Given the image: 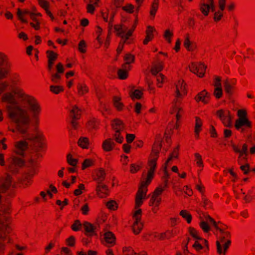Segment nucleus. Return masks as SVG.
<instances>
[{
  "label": "nucleus",
  "instance_id": "obj_1",
  "mask_svg": "<svg viewBox=\"0 0 255 255\" xmlns=\"http://www.w3.org/2000/svg\"><path fill=\"white\" fill-rule=\"evenodd\" d=\"M11 104L7 105L8 118L16 125V129L25 140L36 143L41 140V135L30 132V117L35 125L39 123L42 108L40 102L34 96L26 93Z\"/></svg>",
  "mask_w": 255,
  "mask_h": 255
},
{
  "label": "nucleus",
  "instance_id": "obj_2",
  "mask_svg": "<svg viewBox=\"0 0 255 255\" xmlns=\"http://www.w3.org/2000/svg\"><path fill=\"white\" fill-rule=\"evenodd\" d=\"M22 83L21 77L17 72L12 73L8 81H0V95H2L1 101L7 105L15 102L26 93L19 85Z\"/></svg>",
  "mask_w": 255,
  "mask_h": 255
},
{
  "label": "nucleus",
  "instance_id": "obj_3",
  "mask_svg": "<svg viewBox=\"0 0 255 255\" xmlns=\"http://www.w3.org/2000/svg\"><path fill=\"white\" fill-rule=\"evenodd\" d=\"M161 148V138L159 135L156 137L155 141L152 147V152L150 159L146 166V171L143 173L148 174V176L155 175V170L157 167V160L159 157V153Z\"/></svg>",
  "mask_w": 255,
  "mask_h": 255
},
{
  "label": "nucleus",
  "instance_id": "obj_4",
  "mask_svg": "<svg viewBox=\"0 0 255 255\" xmlns=\"http://www.w3.org/2000/svg\"><path fill=\"white\" fill-rule=\"evenodd\" d=\"M154 176H148V174L143 173L140 186L136 195L135 209L136 210L140 209L139 207L143 204V200L145 199L147 186L150 184Z\"/></svg>",
  "mask_w": 255,
  "mask_h": 255
},
{
  "label": "nucleus",
  "instance_id": "obj_5",
  "mask_svg": "<svg viewBox=\"0 0 255 255\" xmlns=\"http://www.w3.org/2000/svg\"><path fill=\"white\" fill-rule=\"evenodd\" d=\"M220 224L219 223V228H216L221 233L220 240L216 242L217 251L219 254L225 255L231 244V233L225 226H221Z\"/></svg>",
  "mask_w": 255,
  "mask_h": 255
},
{
  "label": "nucleus",
  "instance_id": "obj_6",
  "mask_svg": "<svg viewBox=\"0 0 255 255\" xmlns=\"http://www.w3.org/2000/svg\"><path fill=\"white\" fill-rule=\"evenodd\" d=\"M40 156L39 154L31 156L27 160L26 166L28 169L27 173L25 175L23 184L26 186L30 184L31 178L38 172L39 163L37 158Z\"/></svg>",
  "mask_w": 255,
  "mask_h": 255
},
{
  "label": "nucleus",
  "instance_id": "obj_7",
  "mask_svg": "<svg viewBox=\"0 0 255 255\" xmlns=\"http://www.w3.org/2000/svg\"><path fill=\"white\" fill-rule=\"evenodd\" d=\"M12 231L9 221L2 223L0 226V255H3L5 249V243H10L11 239L9 234Z\"/></svg>",
  "mask_w": 255,
  "mask_h": 255
},
{
  "label": "nucleus",
  "instance_id": "obj_8",
  "mask_svg": "<svg viewBox=\"0 0 255 255\" xmlns=\"http://www.w3.org/2000/svg\"><path fill=\"white\" fill-rule=\"evenodd\" d=\"M136 26V23L135 22L131 29H128V27L124 25H115L114 28L117 35L124 39L123 42L120 43L117 48V51L118 54H120L123 50L125 42L132 35Z\"/></svg>",
  "mask_w": 255,
  "mask_h": 255
},
{
  "label": "nucleus",
  "instance_id": "obj_9",
  "mask_svg": "<svg viewBox=\"0 0 255 255\" xmlns=\"http://www.w3.org/2000/svg\"><path fill=\"white\" fill-rule=\"evenodd\" d=\"M238 119L235 123L236 129L241 132H244L246 129L252 127L251 122L247 117V113L246 110L240 109L237 112Z\"/></svg>",
  "mask_w": 255,
  "mask_h": 255
},
{
  "label": "nucleus",
  "instance_id": "obj_10",
  "mask_svg": "<svg viewBox=\"0 0 255 255\" xmlns=\"http://www.w3.org/2000/svg\"><path fill=\"white\" fill-rule=\"evenodd\" d=\"M11 65L7 55L0 51V79H4L9 75Z\"/></svg>",
  "mask_w": 255,
  "mask_h": 255
},
{
  "label": "nucleus",
  "instance_id": "obj_11",
  "mask_svg": "<svg viewBox=\"0 0 255 255\" xmlns=\"http://www.w3.org/2000/svg\"><path fill=\"white\" fill-rule=\"evenodd\" d=\"M216 115L225 127L229 128L232 127L233 117L229 110L225 109H219L217 111Z\"/></svg>",
  "mask_w": 255,
  "mask_h": 255
},
{
  "label": "nucleus",
  "instance_id": "obj_12",
  "mask_svg": "<svg viewBox=\"0 0 255 255\" xmlns=\"http://www.w3.org/2000/svg\"><path fill=\"white\" fill-rule=\"evenodd\" d=\"M180 104L181 100L175 99L172 103L169 110V113L170 114H175L176 116L177 120L176 128H177L178 127V122L181 119L183 114V110L182 107L181 106Z\"/></svg>",
  "mask_w": 255,
  "mask_h": 255
},
{
  "label": "nucleus",
  "instance_id": "obj_13",
  "mask_svg": "<svg viewBox=\"0 0 255 255\" xmlns=\"http://www.w3.org/2000/svg\"><path fill=\"white\" fill-rule=\"evenodd\" d=\"M199 9L204 16H208L210 11H215L216 5L214 0H201L199 3Z\"/></svg>",
  "mask_w": 255,
  "mask_h": 255
},
{
  "label": "nucleus",
  "instance_id": "obj_14",
  "mask_svg": "<svg viewBox=\"0 0 255 255\" xmlns=\"http://www.w3.org/2000/svg\"><path fill=\"white\" fill-rule=\"evenodd\" d=\"M211 225H213L216 229L219 228V223H217L209 215L206 216L205 219L199 223V226L204 233H208L210 231Z\"/></svg>",
  "mask_w": 255,
  "mask_h": 255
},
{
  "label": "nucleus",
  "instance_id": "obj_15",
  "mask_svg": "<svg viewBox=\"0 0 255 255\" xmlns=\"http://www.w3.org/2000/svg\"><path fill=\"white\" fill-rule=\"evenodd\" d=\"M141 217V210H136L133 216L134 221L132 226L133 231L135 234H139L142 229L143 225L140 221Z\"/></svg>",
  "mask_w": 255,
  "mask_h": 255
},
{
  "label": "nucleus",
  "instance_id": "obj_16",
  "mask_svg": "<svg viewBox=\"0 0 255 255\" xmlns=\"http://www.w3.org/2000/svg\"><path fill=\"white\" fill-rule=\"evenodd\" d=\"M206 68V66L205 64L201 63H192L189 66L190 71L199 77H203L204 76Z\"/></svg>",
  "mask_w": 255,
  "mask_h": 255
},
{
  "label": "nucleus",
  "instance_id": "obj_17",
  "mask_svg": "<svg viewBox=\"0 0 255 255\" xmlns=\"http://www.w3.org/2000/svg\"><path fill=\"white\" fill-rule=\"evenodd\" d=\"M186 93V84L183 80H179L176 84L175 99L180 100Z\"/></svg>",
  "mask_w": 255,
  "mask_h": 255
},
{
  "label": "nucleus",
  "instance_id": "obj_18",
  "mask_svg": "<svg viewBox=\"0 0 255 255\" xmlns=\"http://www.w3.org/2000/svg\"><path fill=\"white\" fill-rule=\"evenodd\" d=\"M232 148L235 152L239 153L238 162L240 164H241L242 159H246V156L248 154L247 144L246 143L244 144L242 149H240L237 145L234 144L232 145Z\"/></svg>",
  "mask_w": 255,
  "mask_h": 255
},
{
  "label": "nucleus",
  "instance_id": "obj_19",
  "mask_svg": "<svg viewBox=\"0 0 255 255\" xmlns=\"http://www.w3.org/2000/svg\"><path fill=\"white\" fill-rule=\"evenodd\" d=\"M23 165L24 161L21 158L16 157H13L12 158L10 163L8 165V168L10 171L13 172H16L17 168L20 167L22 166Z\"/></svg>",
  "mask_w": 255,
  "mask_h": 255
},
{
  "label": "nucleus",
  "instance_id": "obj_20",
  "mask_svg": "<svg viewBox=\"0 0 255 255\" xmlns=\"http://www.w3.org/2000/svg\"><path fill=\"white\" fill-rule=\"evenodd\" d=\"M116 238L113 233L107 232L104 235L103 244L107 247H111L115 245Z\"/></svg>",
  "mask_w": 255,
  "mask_h": 255
},
{
  "label": "nucleus",
  "instance_id": "obj_21",
  "mask_svg": "<svg viewBox=\"0 0 255 255\" xmlns=\"http://www.w3.org/2000/svg\"><path fill=\"white\" fill-rule=\"evenodd\" d=\"M210 94L205 90L200 92L195 98L197 102H202L204 104L209 103L210 99Z\"/></svg>",
  "mask_w": 255,
  "mask_h": 255
},
{
  "label": "nucleus",
  "instance_id": "obj_22",
  "mask_svg": "<svg viewBox=\"0 0 255 255\" xmlns=\"http://www.w3.org/2000/svg\"><path fill=\"white\" fill-rule=\"evenodd\" d=\"M106 177V172L104 169L100 168L95 171L93 175V180L97 182V184L102 183Z\"/></svg>",
  "mask_w": 255,
  "mask_h": 255
},
{
  "label": "nucleus",
  "instance_id": "obj_23",
  "mask_svg": "<svg viewBox=\"0 0 255 255\" xmlns=\"http://www.w3.org/2000/svg\"><path fill=\"white\" fill-rule=\"evenodd\" d=\"M28 143L24 140L16 142L15 144V152L19 155H23V152L27 149Z\"/></svg>",
  "mask_w": 255,
  "mask_h": 255
},
{
  "label": "nucleus",
  "instance_id": "obj_24",
  "mask_svg": "<svg viewBox=\"0 0 255 255\" xmlns=\"http://www.w3.org/2000/svg\"><path fill=\"white\" fill-rule=\"evenodd\" d=\"M193 247L197 252H200L202 250L208 249V243L207 240L205 239H200L196 240L195 243L193 245Z\"/></svg>",
  "mask_w": 255,
  "mask_h": 255
},
{
  "label": "nucleus",
  "instance_id": "obj_25",
  "mask_svg": "<svg viewBox=\"0 0 255 255\" xmlns=\"http://www.w3.org/2000/svg\"><path fill=\"white\" fill-rule=\"evenodd\" d=\"M96 191L97 196L100 198H104L108 195V188L102 183L97 184Z\"/></svg>",
  "mask_w": 255,
  "mask_h": 255
},
{
  "label": "nucleus",
  "instance_id": "obj_26",
  "mask_svg": "<svg viewBox=\"0 0 255 255\" xmlns=\"http://www.w3.org/2000/svg\"><path fill=\"white\" fill-rule=\"evenodd\" d=\"M156 29L152 26H148L146 30V36L143 43L144 45L147 44L149 41H151L154 38V33Z\"/></svg>",
  "mask_w": 255,
  "mask_h": 255
},
{
  "label": "nucleus",
  "instance_id": "obj_27",
  "mask_svg": "<svg viewBox=\"0 0 255 255\" xmlns=\"http://www.w3.org/2000/svg\"><path fill=\"white\" fill-rule=\"evenodd\" d=\"M30 13L31 12H30V10L28 9L25 8L21 9L20 8H18L16 14L19 20H20L22 22L27 23V20L25 18V15L26 14H28L29 15Z\"/></svg>",
  "mask_w": 255,
  "mask_h": 255
},
{
  "label": "nucleus",
  "instance_id": "obj_28",
  "mask_svg": "<svg viewBox=\"0 0 255 255\" xmlns=\"http://www.w3.org/2000/svg\"><path fill=\"white\" fill-rule=\"evenodd\" d=\"M112 127L114 130L123 131L125 128L122 121L119 119H115L112 122Z\"/></svg>",
  "mask_w": 255,
  "mask_h": 255
},
{
  "label": "nucleus",
  "instance_id": "obj_29",
  "mask_svg": "<svg viewBox=\"0 0 255 255\" xmlns=\"http://www.w3.org/2000/svg\"><path fill=\"white\" fill-rule=\"evenodd\" d=\"M115 146V143L111 138L104 140L102 144L103 149L106 151H110L113 149Z\"/></svg>",
  "mask_w": 255,
  "mask_h": 255
},
{
  "label": "nucleus",
  "instance_id": "obj_30",
  "mask_svg": "<svg viewBox=\"0 0 255 255\" xmlns=\"http://www.w3.org/2000/svg\"><path fill=\"white\" fill-rule=\"evenodd\" d=\"M83 227L87 235L92 236L95 234L96 228L91 224L85 222Z\"/></svg>",
  "mask_w": 255,
  "mask_h": 255
},
{
  "label": "nucleus",
  "instance_id": "obj_31",
  "mask_svg": "<svg viewBox=\"0 0 255 255\" xmlns=\"http://www.w3.org/2000/svg\"><path fill=\"white\" fill-rule=\"evenodd\" d=\"M203 122L201 119L198 117L196 118V123L195 127V137L196 138H198L199 137V132L202 130Z\"/></svg>",
  "mask_w": 255,
  "mask_h": 255
},
{
  "label": "nucleus",
  "instance_id": "obj_32",
  "mask_svg": "<svg viewBox=\"0 0 255 255\" xmlns=\"http://www.w3.org/2000/svg\"><path fill=\"white\" fill-rule=\"evenodd\" d=\"M134 57L130 54H127L124 57L125 63L123 65L125 68H130V64L133 62Z\"/></svg>",
  "mask_w": 255,
  "mask_h": 255
},
{
  "label": "nucleus",
  "instance_id": "obj_33",
  "mask_svg": "<svg viewBox=\"0 0 255 255\" xmlns=\"http://www.w3.org/2000/svg\"><path fill=\"white\" fill-rule=\"evenodd\" d=\"M194 156L195 161L196 162L197 166H198L200 168V169L198 170V172L199 173L202 171L204 167V163L202 159V157L201 155L199 153H195L194 154Z\"/></svg>",
  "mask_w": 255,
  "mask_h": 255
},
{
  "label": "nucleus",
  "instance_id": "obj_34",
  "mask_svg": "<svg viewBox=\"0 0 255 255\" xmlns=\"http://www.w3.org/2000/svg\"><path fill=\"white\" fill-rule=\"evenodd\" d=\"M70 116L72 119H79L80 117L81 111L76 106H73L70 111Z\"/></svg>",
  "mask_w": 255,
  "mask_h": 255
},
{
  "label": "nucleus",
  "instance_id": "obj_35",
  "mask_svg": "<svg viewBox=\"0 0 255 255\" xmlns=\"http://www.w3.org/2000/svg\"><path fill=\"white\" fill-rule=\"evenodd\" d=\"M183 44L184 46L188 51H192L194 50L193 43L190 40V37L189 34H187L186 35Z\"/></svg>",
  "mask_w": 255,
  "mask_h": 255
},
{
  "label": "nucleus",
  "instance_id": "obj_36",
  "mask_svg": "<svg viewBox=\"0 0 255 255\" xmlns=\"http://www.w3.org/2000/svg\"><path fill=\"white\" fill-rule=\"evenodd\" d=\"M163 68V63L162 62L155 64L151 69V73L153 75H157Z\"/></svg>",
  "mask_w": 255,
  "mask_h": 255
},
{
  "label": "nucleus",
  "instance_id": "obj_37",
  "mask_svg": "<svg viewBox=\"0 0 255 255\" xmlns=\"http://www.w3.org/2000/svg\"><path fill=\"white\" fill-rule=\"evenodd\" d=\"M143 95L142 89H135L130 93V96L132 100L139 99Z\"/></svg>",
  "mask_w": 255,
  "mask_h": 255
},
{
  "label": "nucleus",
  "instance_id": "obj_38",
  "mask_svg": "<svg viewBox=\"0 0 255 255\" xmlns=\"http://www.w3.org/2000/svg\"><path fill=\"white\" fill-rule=\"evenodd\" d=\"M180 215L184 218L188 224H190L192 219V217L191 214L186 210H181L180 212Z\"/></svg>",
  "mask_w": 255,
  "mask_h": 255
},
{
  "label": "nucleus",
  "instance_id": "obj_39",
  "mask_svg": "<svg viewBox=\"0 0 255 255\" xmlns=\"http://www.w3.org/2000/svg\"><path fill=\"white\" fill-rule=\"evenodd\" d=\"M78 144L83 148H88L89 145V139L85 137H81L78 140Z\"/></svg>",
  "mask_w": 255,
  "mask_h": 255
},
{
  "label": "nucleus",
  "instance_id": "obj_40",
  "mask_svg": "<svg viewBox=\"0 0 255 255\" xmlns=\"http://www.w3.org/2000/svg\"><path fill=\"white\" fill-rule=\"evenodd\" d=\"M129 68H125L124 66H122V68L119 70L118 75L121 79H125L128 77V71Z\"/></svg>",
  "mask_w": 255,
  "mask_h": 255
},
{
  "label": "nucleus",
  "instance_id": "obj_41",
  "mask_svg": "<svg viewBox=\"0 0 255 255\" xmlns=\"http://www.w3.org/2000/svg\"><path fill=\"white\" fill-rule=\"evenodd\" d=\"M179 154V148L176 147L174 149L172 152L170 154L169 157L165 162L168 164H170V162L174 159L178 158Z\"/></svg>",
  "mask_w": 255,
  "mask_h": 255
},
{
  "label": "nucleus",
  "instance_id": "obj_42",
  "mask_svg": "<svg viewBox=\"0 0 255 255\" xmlns=\"http://www.w3.org/2000/svg\"><path fill=\"white\" fill-rule=\"evenodd\" d=\"M235 84L234 80H227L224 84L225 91L228 94H231L232 92L233 85Z\"/></svg>",
  "mask_w": 255,
  "mask_h": 255
},
{
  "label": "nucleus",
  "instance_id": "obj_43",
  "mask_svg": "<svg viewBox=\"0 0 255 255\" xmlns=\"http://www.w3.org/2000/svg\"><path fill=\"white\" fill-rule=\"evenodd\" d=\"M161 202V197L160 196H156L155 195H152L149 202V205L152 206H159Z\"/></svg>",
  "mask_w": 255,
  "mask_h": 255
},
{
  "label": "nucleus",
  "instance_id": "obj_44",
  "mask_svg": "<svg viewBox=\"0 0 255 255\" xmlns=\"http://www.w3.org/2000/svg\"><path fill=\"white\" fill-rule=\"evenodd\" d=\"M173 36V32L172 31L169 29H166L165 31L163 34V37L168 43H171L172 42V38Z\"/></svg>",
  "mask_w": 255,
  "mask_h": 255
},
{
  "label": "nucleus",
  "instance_id": "obj_45",
  "mask_svg": "<svg viewBox=\"0 0 255 255\" xmlns=\"http://www.w3.org/2000/svg\"><path fill=\"white\" fill-rule=\"evenodd\" d=\"M159 5V0H154L152 4L150 13L153 17L155 16L158 9Z\"/></svg>",
  "mask_w": 255,
  "mask_h": 255
},
{
  "label": "nucleus",
  "instance_id": "obj_46",
  "mask_svg": "<svg viewBox=\"0 0 255 255\" xmlns=\"http://www.w3.org/2000/svg\"><path fill=\"white\" fill-rule=\"evenodd\" d=\"M78 94L83 95L88 92V88L85 84H79L77 85Z\"/></svg>",
  "mask_w": 255,
  "mask_h": 255
},
{
  "label": "nucleus",
  "instance_id": "obj_47",
  "mask_svg": "<svg viewBox=\"0 0 255 255\" xmlns=\"http://www.w3.org/2000/svg\"><path fill=\"white\" fill-rule=\"evenodd\" d=\"M106 206L110 210H116L118 208V204L114 200H110L107 202Z\"/></svg>",
  "mask_w": 255,
  "mask_h": 255
},
{
  "label": "nucleus",
  "instance_id": "obj_48",
  "mask_svg": "<svg viewBox=\"0 0 255 255\" xmlns=\"http://www.w3.org/2000/svg\"><path fill=\"white\" fill-rule=\"evenodd\" d=\"M189 230L190 235L196 240V241L203 239V238L200 237L199 232L195 229L190 227Z\"/></svg>",
  "mask_w": 255,
  "mask_h": 255
},
{
  "label": "nucleus",
  "instance_id": "obj_49",
  "mask_svg": "<svg viewBox=\"0 0 255 255\" xmlns=\"http://www.w3.org/2000/svg\"><path fill=\"white\" fill-rule=\"evenodd\" d=\"M113 102L114 106L117 110H121L122 109L123 104L121 102V98L120 97H114Z\"/></svg>",
  "mask_w": 255,
  "mask_h": 255
},
{
  "label": "nucleus",
  "instance_id": "obj_50",
  "mask_svg": "<svg viewBox=\"0 0 255 255\" xmlns=\"http://www.w3.org/2000/svg\"><path fill=\"white\" fill-rule=\"evenodd\" d=\"M99 122L95 118H91L88 123V126L91 128H96L99 125Z\"/></svg>",
  "mask_w": 255,
  "mask_h": 255
},
{
  "label": "nucleus",
  "instance_id": "obj_51",
  "mask_svg": "<svg viewBox=\"0 0 255 255\" xmlns=\"http://www.w3.org/2000/svg\"><path fill=\"white\" fill-rule=\"evenodd\" d=\"M67 161L69 165L75 166L77 165L78 160L77 159L73 158L72 155L68 154L67 155Z\"/></svg>",
  "mask_w": 255,
  "mask_h": 255
},
{
  "label": "nucleus",
  "instance_id": "obj_52",
  "mask_svg": "<svg viewBox=\"0 0 255 255\" xmlns=\"http://www.w3.org/2000/svg\"><path fill=\"white\" fill-rule=\"evenodd\" d=\"M224 11L219 9L218 10L214 12L213 18L215 21L218 22L222 19L223 16Z\"/></svg>",
  "mask_w": 255,
  "mask_h": 255
},
{
  "label": "nucleus",
  "instance_id": "obj_53",
  "mask_svg": "<svg viewBox=\"0 0 255 255\" xmlns=\"http://www.w3.org/2000/svg\"><path fill=\"white\" fill-rule=\"evenodd\" d=\"M122 9L128 13H132L134 12V6L131 3H127L122 7Z\"/></svg>",
  "mask_w": 255,
  "mask_h": 255
},
{
  "label": "nucleus",
  "instance_id": "obj_54",
  "mask_svg": "<svg viewBox=\"0 0 255 255\" xmlns=\"http://www.w3.org/2000/svg\"><path fill=\"white\" fill-rule=\"evenodd\" d=\"M50 90L51 92L58 94L63 91V88L60 86H51L50 87Z\"/></svg>",
  "mask_w": 255,
  "mask_h": 255
},
{
  "label": "nucleus",
  "instance_id": "obj_55",
  "mask_svg": "<svg viewBox=\"0 0 255 255\" xmlns=\"http://www.w3.org/2000/svg\"><path fill=\"white\" fill-rule=\"evenodd\" d=\"M47 57L48 59V61H53L56 59L57 55L56 53L51 50H48L46 52Z\"/></svg>",
  "mask_w": 255,
  "mask_h": 255
},
{
  "label": "nucleus",
  "instance_id": "obj_56",
  "mask_svg": "<svg viewBox=\"0 0 255 255\" xmlns=\"http://www.w3.org/2000/svg\"><path fill=\"white\" fill-rule=\"evenodd\" d=\"M156 79H157V86L158 87L161 88L162 86V84L164 82L165 76L162 74H159L158 75H157Z\"/></svg>",
  "mask_w": 255,
  "mask_h": 255
},
{
  "label": "nucleus",
  "instance_id": "obj_57",
  "mask_svg": "<svg viewBox=\"0 0 255 255\" xmlns=\"http://www.w3.org/2000/svg\"><path fill=\"white\" fill-rule=\"evenodd\" d=\"M114 139L118 143H122L124 140V137L121 135L122 131L115 130Z\"/></svg>",
  "mask_w": 255,
  "mask_h": 255
},
{
  "label": "nucleus",
  "instance_id": "obj_58",
  "mask_svg": "<svg viewBox=\"0 0 255 255\" xmlns=\"http://www.w3.org/2000/svg\"><path fill=\"white\" fill-rule=\"evenodd\" d=\"M85 190V188L84 185L83 184H80L78 185V188L74 191V194L75 196L80 195Z\"/></svg>",
  "mask_w": 255,
  "mask_h": 255
},
{
  "label": "nucleus",
  "instance_id": "obj_59",
  "mask_svg": "<svg viewBox=\"0 0 255 255\" xmlns=\"http://www.w3.org/2000/svg\"><path fill=\"white\" fill-rule=\"evenodd\" d=\"M213 95L217 99H220L223 96L222 88H214Z\"/></svg>",
  "mask_w": 255,
  "mask_h": 255
},
{
  "label": "nucleus",
  "instance_id": "obj_60",
  "mask_svg": "<svg viewBox=\"0 0 255 255\" xmlns=\"http://www.w3.org/2000/svg\"><path fill=\"white\" fill-rule=\"evenodd\" d=\"M78 50L81 53H85L86 51V44L84 40H81L78 44Z\"/></svg>",
  "mask_w": 255,
  "mask_h": 255
},
{
  "label": "nucleus",
  "instance_id": "obj_61",
  "mask_svg": "<svg viewBox=\"0 0 255 255\" xmlns=\"http://www.w3.org/2000/svg\"><path fill=\"white\" fill-rule=\"evenodd\" d=\"M82 227V225L79 220H76L71 226V229L74 231H79Z\"/></svg>",
  "mask_w": 255,
  "mask_h": 255
},
{
  "label": "nucleus",
  "instance_id": "obj_62",
  "mask_svg": "<svg viewBox=\"0 0 255 255\" xmlns=\"http://www.w3.org/2000/svg\"><path fill=\"white\" fill-rule=\"evenodd\" d=\"M214 88H222L221 79L220 77L216 76L213 81Z\"/></svg>",
  "mask_w": 255,
  "mask_h": 255
},
{
  "label": "nucleus",
  "instance_id": "obj_63",
  "mask_svg": "<svg viewBox=\"0 0 255 255\" xmlns=\"http://www.w3.org/2000/svg\"><path fill=\"white\" fill-rule=\"evenodd\" d=\"M92 165L93 161L90 159H86L82 163V169L84 170L86 168L91 166Z\"/></svg>",
  "mask_w": 255,
  "mask_h": 255
},
{
  "label": "nucleus",
  "instance_id": "obj_64",
  "mask_svg": "<svg viewBox=\"0 0 255 255\" xmlns=\"http://www.w3.org/2000/svg\"><path fill=\"white\" fill-rule=\"evenodd\" d=\"M140 168V167L138 165L135 164H131L130 167V172L131 173H135L137 172Z\"/></svg>",
  "mask_w": 255,
  "mask_h": 255
}]
</instances>
